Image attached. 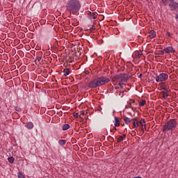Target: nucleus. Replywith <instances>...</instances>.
Here are the masks:
<instances>
[{"label":"nucleus","instance_id":"f257e3e1","mask_svg":"<svg viewBox=\"0 0 178 178\" xmlns=\"http://www.w3.org/2000/svg\"><path fill=\"white\" fill-rule=\"evenodd\" d=\"M111 79L107 78L106 76H102L100 77H97L92 80L88 84V88H97V87H101L102 86H105L107 83H109Z\"/></svg>","mask_w":178,"mask_h":178},{"label":"nucleus","instance_id":"f03ea898","mask_svg":"<svg viewBox=\"0 0 178 178\" xmlns=\"http://www.w3.org/2000/svg\"><path fill=\"white\" fill-rule=\"evenodd\" d=\"M67 10L72 15H76L81 8V3L79 0H69L66 5Z\"/></svg>","mask_w":178,"mask_h":178},{"label":"nucleus","instance_id":"7ed1b4c3","mask_svg":"<svg viewBox=\"0 0 178 178\" xmlns=\"http://www.w3.org/2000/svg\"><path fill=\"white\" fill-rule=\"evenodd\" d=\"M176 127H177V122L175 119H171L163 125V132L165 133L169 131V130L173 131V130L176 129Z\"/></svg>","mask_w":178,"mask_h":178},{"label":"nucleus","instance_id":"20e7f679","mask_svg":"<svg viewBox=\"0 0 178 178\" xmlns=\"http://www.w3.org/2000/svg\"><path fill=\"white\" fill-rule=\"evenodd\" d=\"M168 79H169V75H168V74L161 73L156 77V81H157V83H159V81H166Z\"/></svg>","mask_w":178,"mask_h":178},{"label":"nucleus","instance_id":"39448f33","mask_svg":"<svg viewBox=\"0 0 178 178\" xmlns=\"http://www.w3.org/2000/svg\"><path fill=\"white\" fill-rule=\"evenodd\" d=\"M168 2H170L169 6L170 8V10H176V8H178V3L175 1V0H166Z\"/></svg>","mask_w":178,"mask_h":178},{"label":"nucleus","instance_id":"423d86ee","mask_svg":"<svg viewBox=\"0 0 178 178\" xmlns=\"http://www.w3.org/2000/svg\"><path fill=\"white\" fill-rule=\"evenodd\" d=\"M124 78V74H119L115 75L112 81H118V80H122V79Z\"/></svg>","mask_w":178,"mask_h":178},{"label":"nucleus","instance_id":"0eeeda50","mask_svg":"<svg viewBox=\"0 0 178 178\" xmlns=\"http://www.w3.org/2000/svg\"><path fill=\"white\" fill-rule=\"evenodd\" d=\"M33 12H38L41 9V4L39 3H35L33 6Z\"/></svg>","mask_w":178,"mask_h":178},{"label":"nucleus","instance_id":"6e6552de","mask_svg":"<svg viewBox=\"0 0 178 178\" xmlns=\"http://www.w3.org/2000/svg\"><path fill=\"white\" fill-rule=\"evenodd\" d=\"M163 51L165 54H170V52L171 53L176 52V50H175L172 47H167L165 49H163Z\"/></svg>","mask_w":178,"mask_h":178},{"label":"nucleus","instance_id":"1a4fd4ad","mask_svg":"<svg viewBox=\"0 0 178 178\" xmlns=\"http://www.w3.org/2000/svg\"><path fill=\"white\" fill-rule=\"evenodd\" d=\"M132 122H133V127L134 129H136V127H138V126L140 125V121L137 120V118L132 119Z\"/></svg>","mask_w":178,"mask_h":178},{"label":"nucleus","instance_id":"9d476101","mask_svg":"<svg viewBox=\"0 0 178 178\" xmlns=\"http://www.w3.org/2000/svg\"><path fill=\"white\" fill-rule=\"evenodd\" d=\"M161 94L163 95V98H168L169 97V94H170V90H162Z\"/></svg>","mask_w":178,"mask_h":178},{"label":"nucleus","instance_id":"9b49d317","mask_svg":"<svg viewBox=\"0 0 178 178\" xmlns=\"http://www.w3.org/2000/svg\"><path fill=\"white\" fill-rule=\"evenodd\" d=\"M115 127H119L120 126V120H119V118L118 117H115Z\"/></svg>","mask_w":178,"mask_h":178},{"label":"nucleus","instance_id":"f8f14e48","mask_svg":"<svg viewBox=\"0 0 178 178\" xmlns=\"http://www.w3.org/2000/svg\"><path fill=\"white\" fill-rule=\"evenodd\" d=\"M126 139V134H123L122 136H120L117 140V143H121L123 140Z\"/></svg>","mask_w":178,"mask_h":178},{"label":"nucleus","instance_id":"ddd939ff","mask_svg":"<svg viewBox=\"0 0 178 178\" xmlns=\"http://www.w3.org/2000/svg\"><path fill=\"white\" fill-rule=\"evenodd\" d=\"M26 127L28 128L29 130H31L34 127V124L33 122H29L26 124Z\"/></svg>","mask_w":178,"mask_h":178},{"label":"nucleus","instance_id":"4468645a","mask_svg":"<svg viewBox=\"0 0 178 178\" xmlns=\"http://www.w3.org/2000/svg\"><path fill=\"white\" fill-rule=\"evenodd\" d=\"M131 77H133V74L131 73L124 74V78L127 81Z\"/></svg>","mask_w":178,"mask_h":178},{"label":"nucleus","instance_id":"2eb2a0df","mask_svg":"<svg viewBox=\"0 0 178 178\" xmlns=\"http://www.w3.org/2000/svg\"><path fill=\"white\" fill-rule=\"evenodd\" d=\"M149 37L150 38H155V37H156V33L155 32V31L154 30L150 31Z\"/></svg>","mask_w":178,"mask_h":178},{"label":"nucleus","instance_id":"dca6fc26","mask_svg":"<svg viewBox=\"0 0 178 178\" xmlns=\"http://www.w3.org/2000/svg\"><path fill=\"white\" fill-rule=\"evenodd\" d=\"M63 73H64V76H69L70 74V70L69 68H65Z\"/></svg>","mask_w":178,"mask_h":178},{"label":"nucleus","instance_id":"f3484780","mask_svg":"<svg viewBox=\"0 0 178 178\" xmlns=\"http://www.w3.org/2000/svg\"><path fill=\"white\" fill-rule=\"evenodd\" d=\"M124 83H127V81L124 78H122V79H120V81L118 83V86L120 87H122V86H123V84H124Z\"/></svg>","mask_w":178,"mask_h":178},{"label":"nucleus","instance_id":"a211bd4d","mask_svg":"<svg viewBox=\"0 0 178 178\" xmlns=\"http://www.w3.org/2000/svg\"><path fill=\"white\" fill-rule=\"evenodd\" d=\"M69 129H70V125L69 124H65L63 126L62 130H63V131H65V130H69Z\"/></svg>","mask_w":178,"mask_h":178},{"label":"nucleus","instance_id":"6ab92c4d","mask_svg":"<svg viewBox=\"0 0 178 178\" xmlns=\"http://www.w3.org/2000/svg\"><path fill=\"white\" fill-rule=\"evenodd\" d=\"M163 91H170V90H169V86H166L165 84V83H163V88H162Z\"/></svg>","mask_w":178,"mask_h":178},{"label":"nucleus","instance_id":"aec40b11","mask_svg":"<svg viewBox=\"0 0 178 178\" xmlns=\"http://www.w3.org/2000/svg\"><path fill=\"white\" fill-rule=\"evenodd\" d=\"M124 121L125 124H129V123H131V122H132L133 120H131L130 118H127V117H125V118H124Z\"/></svg>","mask_w":178,"mask_h":178},{"label":"nucleus","instance_id":"412c9836","mask_svg":"<svg viewBox=\"0 0 178 178\" xmlns=\"http://www.w3.org/2000/svg\"><path fill=\"white\" fill-rule=\"evenodd\" d=\"M139 124H141L142 126V130L143 131H144V129H143V126H146L145 124V119H142L140 122H139Z\"/></svg>","mask_w":178,"mask_h":178},{"label":"nucleus","instance_id":"4be33fe9","mask_svg":"<svg viewBox=\"0 0 178 178\" xmlns=\"http://www.w3.org/2000/svg\"><path fill=\"white\" fill-rule=\"evenodd\" d=\"M9 163H13L15 162V158L13 156H10L8 158Z\"/></svg>","mask_w":178,"mask_h":178},{"label":"nucleus","instance_id":"5701e85b","mask_svg":"<svg viewBox=\"0 0 178 178\" xmlns=\"http://www.w3.org/2000/svg\"><path fill=\"white\" fill-rule=\"evenodd\" d=\"M88 15H90L92 19H97V14L95 13H88Z\"/></svg>","mask_w":178,"mask_h":178},{"label":"nucleus","instance_id":"b1692460","mask_svg":"<svg viewBox=\"0 0 178 178\" xmlns=\"http://www.w3.org/2000/svg\"><path fill=\"white\" fill-rule=\"evenodd\" d=\"M145 104H147V101H145V100H142L139 102L140 106H144V105H145Z\"/></svg>","mask_w":178,"mask_h":178},{"label":"nucleus","instance_id":"393cba45","mask_svg":"<svg viewBox=\"0 0 178 178\" xmlns=\"http://www.w3.org/2000/svg\"><path fill=\"white\" fill-rule=\"evenodd\" d=\"M58 144H60V145H65V144H66V140H60L58 141Z\"/></svg>","mask_w":178,"mask_h":178},{"label":"nucleus","instance_id":"a878e982","mask_svg":"<svg viewBox=\"0 0 178 178\" xmlns=\"http://www.w3.org/2000/svg\"><path fill=\"white\" fill-rule=\"evenodd\" d=\"M115 43V44H118V42H120V41H122V38H117L114 40Z\"/></svg>","mask_w":178,"mask_h":178},{"label":"nucleus","instance_id":"bb28decb","mask_svg":"<svg viewBox=\"0 0 178 178\" xmlns=\"http://www.w3.org/2000/svg\"><path fill=\"white\" fill-rule=\"evenodd\" d=\"M18 178H26V177H24V176L23 175V172H18Z\"/></svg>","mask_w":178,"mask_h":178},{"label":"nucleus","instance_id":"cd10ccee","mask_svg":"<svg viewBox=\"0 0 178 178\" xmlns=\"http://www.w3.org/2000/svg\"><path fill=\"white\" fill-rule=\"evenodd\" d=\"M79 117L83 118V117H81V115H79V113H75L74 114V119H77V118H79Z\"/></svg>","mask_w":178,"mask_h":178},{"label":"nucleus","instance_id":"c85d7f7f","mask_svg":"<svg viewBox=\"0 0 178 178\" xmlns=\"http://www.w3.org/2000/svg\"><path fill=\"white\" fill-rule=\"evenodd\" d=\"M15 108L17 112H22V108H20L19 106H15Z\"/></svg>","mask_w":178,"mask_h":178},{"label":"nucleus","instance_id":"c756f323","mask_svg":"<svg viewBox=\"0 0 178 178\" xmlns=\"http://www.w3.org/2000/svg\"><path fill=\"white\" fill-rule=\"evenodd\" d=\"M162 3H163L164 6H166L168 5V2H169L167 0H161Z\"/></svg>","mask_w":178,"mask_h":178},{"label":"nucleus","instance_id":"7c9ffc66","mask_svg":"<svg viewBox=\"0 0 178 178\" xmlns=\"http://www.w3.org/2000/svg\"><path fill=\"white\" fill-rule=\"evenodd\" d=\"M95 29V25H92V27L89 29L90 31H94Z\"/></svg>","mask_w":178,"mask_h":178},{"label":"nucleus","instance_id":"2f4dec72","mask_svg":"<svg viewBox=\"0 0 178 178\" xmlns=\"http://www.w3.org/2000/svg\"><path fill=\"white\" fill-rule=\"evenodd\" d=\"M163 54H165V51L161 50V51H159V53L158 54V55H163Z\"/></svg>","mask_w":178,"mask_h":178},{"label":"nucleus","instance_id":"473e14b6","mask_svg":"<svg viewBox=\"0 0 178 178\" xmlns=\"http://www.w3.org/2000/svg\"><path fill=\"white\" fill-rule=\"evenodd\" d=\"M35 60H38V62H40L41 60V57L37 56L35 58Z\"/></svg>","mask_w":178,"mask_h":178},{"label":"nucleus","instance_id":"72a5a7b5","mask_svg":"<svg viewBox=\"0 0 178 178\" xmlns=\"http://www.w3.org/2000/svg\"><path fill=\"white\" fill-rule=\"evenodd\" d=\"M34 62H35V65H40V62H38V60H35Z\"/></svg>","mask_w":178,"mask_h":178},{"label":"nucleus","instance_id":"f704fd0d","mask_svg":"<svg viewBox=\"0 0 178 178\" xmlns=\"http://www.w3.org/2000/svg\"><path fill=\"white\" fill-rule=\"evenodd\" d=\"M170 35H171V34H170V32H168V33H166V37H170Z\"/></svg>","mask_w":178,"mask_h":178},{"label":"nucleus","instance_id":"c9c22d12","mask_svg":"<svg viewBox=\"0 0 178 178\" xmlns=\"http://www.w3.org/2000/svg\"><path fill=\"white\" fill-rule=\"evenodd\" d=\"M83 73H85V74H89L90 72L88 71H87V70H85L83 72Z\"/></svg>","mask_w":178,"mask_h":178},{"label":"nucleus","instance_id":"e433bc0d","mask_svg":"<svg viewBox=\"0 0 178 178\" xmlns=\"http://www.w3.org/2000/svg\"><path fill=\"white\" fill-rule=\"evenodd\" d=\"M138 79H141V77H143V74H140L138 76Z\"/></svg>","mask_w":178,"mask_h":178},{"label":"nucleus","instance_id":"4c0bfd02","mask_svg":"<svg viewBox=\"0 0 178 178\" xmlns=\"http://www.w3.org/2000/svg\"><path fill=\"white\" fill-rule=\"evenodd\" d=\"M136 56H137L138 59H140V53H138V54H136Z\"/></svg>","mask_w":178,"mask_h":178},{"label":"nucleus","instance_id":"58836bf2","mask_svg":"<svg viewBox=\"0 0 178 178\" xmlns=\"http://www.w3.org/2000/svg\"><path fill=\"white\" fill-rule=\"evenodd\" d=\"M102 107L98 106V111H102Z\"/></svg>","mask_w":178,"mask_h":178},{"label":"nucleus","instance_id":"ea45409f","mask_svg":"<svg viewBox=\"0 0 178 178\" xmlns=\"http://www.w3.org/2000/svg\"><path fill=\"white\" fill-rule=\"evenodd\" d=\"M81 115H83V116H84V111H81Z\"/></svg>","mask_w":178,"mask_h":178},{"label":"nucleus","instance_id":"a19ab883","mask_svg":"<svg viewBox=\"0 0 178 178\" xmlns=\"http://www.w3.org/2000/svg\"><path fill=\"white\" fill-rule=\"evenodd\" d=\"M108 138V139L111 138V140H114L112 136H109Z\"/></svg>","mask_w":178,"mask_h":178},{"label":"nucleus","instance_id":"79ce46f5","mask_svg":"<svg viewBox=\"0 0 178 178\" xmlns=\"http://www.w3.org/2000/svg\"><path fill=\"white\" fill-rule=\"evenodd\" d=\"M151 79H152V81L155 80L154 76H152Z\"/></svg>","mask_w":178,"mask_h":178},{"label":"nucleus","instance_id":"37998d69","mask_svg":"<svg viewBox=\"0 0 178 178\" xmlns=\"http://www.w3.org/2000/svg\"><path fill=\"white\" fill-rule=\"evenodd\" d=\"M102 138H103L104 140H105V136H102Z\"/></svg>","mask_w":178,"mask_h":178},{"label":"nucleus","instance_id":"c03bdc74","mask_svg":"<svg viewBox=\"0 0 178 178\" xmlns=\"http://www.w3.org/2000/svg\"><path fill=\"white\" fill-rule=\"evenodd\" d=\"M175 19H178V14L176 15Z\"/></svg>","mask_w":178,"mask_h":178},{"label":"nucleus","instance_id":"a18cd8bd","mask_svg":"<svg viewBox=\"0 0 178 178\" xmlns=\"http://www.w3.org/2000/svg\"><path fill=\"white\" fill-rule=\"evenodd\" d=\"M159 56H155V58H158Z\"/></svg>","mask_w":178,"mask_h":178},{"label":"nucleus","instance_id":"49530a36","mask_svg":"<svg viewBox=\"0 0 178 178\" xmlns=\"http://www.w3.org/2000/svg\"><path fill=\"white\" fill-rule=\"evenodd\" d=\"M114 130H118V129L115 128V127H114Z\"/></svg>","mask_w":178,"mask_h":178},{"label":"nucleus","instance_id":"de8ad7c7","mask_svg":"<svg viewBox=\"0 0 178 178\" xmlns=\"http://www.w3.org/2000/svg\"><path fill=\"white\" fill-rule=\"evenodd\" d=\"M120 88H123V86H120Z\"/></svg>","mask_w":178,"mask_h":178},{"label":"nucleus","instance_id":"09e8293b","mask_svg":"<svg viewBox=\"0 0 178 178\" xmlns=\"http://www.w3.org/2000/svg\"><path fill=\"white\" fill-rule=\"evenodd\" d=\"M110 131H111V133H112L113 130H112V129H111V130H110Z\"/></svg>","mask_w":178,"mask_h":178},{"label":"nucleus","instance_id":"8fccbe9b","mask_svg":"<svg viewBox=\"0 0 178 178\" xmlns=\"http://www.w3.org/2000/svg\"><path fill=\"white\" fill-rule=\"evenodd\" d=\"M129 105L131 106V103H129Z\"/></svg>","mask_w":178,"mask_h":178},{"label":"nucleus","instance_id":"3c124183","mask_svg":"<svg viewBox=\"0 0 178 178\" xmlns=\"http://www.w3.org/2000/svg\"><path fill=\"white\" fill-rule=\"evenodd\" d=\"M133 102H136L134 100H133Z\"/></svg>","mask_w":178,"mask_h":178},{"label":"nucleus","instance_id":"603ef678","mask_svg":"<svg viewBox=\"0 0 178 178\" xmlns=\"http://www.w3.org/2000/svg\"><path fill=\"white\" fill-rule=\"evenodd\" d=\"M113 113H115V111H113Z\"/></svg>","mask_w":178,"mask_h":178},{"label":"nucleus","instance_id":"864d4df0","mask_svg":"<svg viewBox=\"0 0 178 178\" xmlns=\"http://www.w3.org/2000/svg\"><path fill=\"white\" fill-rule=\"evenodd\" d=\"M88 29H86V31H87Z\"/></svg>","mask_w":178,"mask_h":178},{"label":"nucleus","instance_id":"5fc2aeb1","mask_svg":"<svg viewBox=\"0 0 178 178\" xmlns=\"http://www.w3.org/2000/svg\"><path fill=\"white\" fill-rule=\"evenodd\" d=\"M116 89L119 88H115Z\"/></svg>","mask_w":178,"mask_h":178}]
</instances>
